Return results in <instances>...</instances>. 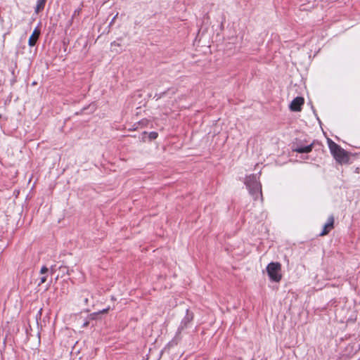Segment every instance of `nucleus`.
Instances as JSON below:
<instances>
[{"mask_svg":"<svg viewBox=\"0 0 360 360\" xmlns=\"http://www.w3.org/2000/svg\"><path fill=\"white\" fill-rule=\"evenodd\" d=\"M46 0H37L34 11L36 13H39L40 11L44 10Z\"/></svg>","mask_w":360,"mask_h":360,"instance_id":"obj_9","label":"nucleus"},{"mask_svg":"<svg viewBox=\"0 0 360 360\" xmlns=\"http://www.w3.org/2000/svg\"><path fill=\"white\" fill-rule=\"evenodd\" d=\"M330 151L335 160L339 163H345L348 161L346 151L331 139L328 140Z\"/></svg>","mask_w":360,"mask_h":360,"instance_id":"obj_3","label":"nucleus"},{"mask_svg":"<svg viewBox=\"0 0 360 360\" xmlns=\"http://www.w3.org/2000/svg\"><path fill=\"white\" fill-rule=\"evenodd\" d=\"M266 271L271 281L278 282L281 281V265L278 262H271L266 266Z\"/></svg>","mask_w":360,"mask_h":360,"instance_id":"obj_4","label":"nucleus"},{"mask_svg":"<svg viewBox=\"0 0 360 360\" xmlns=\"http://www.w3.org/2000/svg\"><path fill=\"white\" fill-rule=\"evenodd\" d=\"M193 319V314L192 312L189 311V309H186V314L183 319L181 320L180 325L179 326L176 333L174 338L169 342V345L171 346L176 345L179 340H181V332L188 328V326L191 324Z\"/></svg>","mask_w":360,"mask_h":360,"instance_id":"obj_2","label":"nucleus"},{"mask_svg":"<svg viewBox=\"0 0 360 360\" xmlns=\"http://www.w3.org/2000/svg\"><path fill=\"white\" fill-rule=\"evenodd\" d=\"M39 34L40 32L36 28L29 39L28 44L30 46H33L35 45L39 38Z\"/></svg>","mask_w":360,"mask_h":360,"instance_id":"obj_8","label":"nucleus"},{"mask_svg":"<svg viewBox=\"0 0 360 360\" xmlns=\"http://www.w3.org/2000/svg\"><path fill=\"white\" fill-rule=\"evenodd\" d=\"M47 271H48V269L45 266H42L40 270V273L42 274L46 273Z\"/></svg>","mask_w":360,"mask_h":360,"instance_id":"obj_13","label":"nucleus"},{"mask_svg":"<svg viewBox=\"0 0 360 360\" xmlns=\"http://www.w3.org/2000/svg\"><path fill=\"white\" fill-rule=\"evenodd\" d=\"M157 136H158V133H157V132L152 131V132H150V137L151 139H156V138H157Z\"/></svg>","mask_w":360,"mask_h":360,"instance_id":"obj_12","label":"nucleus"},{"mask_svg":"<svg viewBox=\"0 0 360 360\" xmlns=\"http://www.w3.org/2000/svg\"><path fill=\"white\" fill-rule=\"evenodd\" d=\"M84 302H85L86 304H87V303H88V298H85V299H84Z\"/></svg>","mask_w":360,"mask_h":360,"instance_id":"obj_17","label":"nucleus"},{"mask_svg":"<svg viewBox=\"0 0 360 360\" xmlns=\"http://www.w3.org/2000/svg\"><path fill=\"white\" fill-rule=\"evenodd\" d=\"M334 218L333 216L328 217L327 222L324 224L323 230L320 233L321 236L328 234L330 231L333 228Z\"/></svg>","mask_w":360,"mask_h":360,"instance_id":"obj_6","label":"nucleus"},{"mask_svg":"<svg viewBox=\"0 0 360 360\" xmlns=\"http://www.w3.org/2000/svg\"><path fill=\"white\" fill-rule=\"evenodd\" d=\"M245 184L255 200L258 198L262 199V185L257 174H250L246 176Z\"/></svg>","mask_w":360,"mask_h":360,"instance_id":"obj_1","label":"nucleus"},{"mask_svg":"<svg viewBox=\"0 0 360 360\" xmlns=\"http://www.w3.org/2000/svg\"><path fill=\"white\" fill-rule=\"evenodd\" d=\"M117 15H118V13H117V14L114 16V18L112 19V20H111V21H110V25H112V23L114 22V21H115V18H117Z\"/></svg>","mask_w":360,"mask_h":360,"instance_id":"obj_15","label":"nucleus"},{"mask_svg":"<svg viewBox=\"0 0 360 360\" xmlns=\"http://www.w3.org/2000/svg\"><path fill=\"white\" fill-rule=\"evenodd\" d=\"M46 281V276H42L41 278H40V283H39V285L41 284V283H45Z\"/></svg>","mask_w":360,"mask_h":360,"instance_id":"obj_14","label":"nucleus"},{"mask_svg":"<svg viewBox=\"0 0 360 360\" xmlns=\"http://www.w3.org/2000/svg\"><path fill=\"white\" fill-rule=\"evenodd\" d=\"M313 143L304 146H299L293 148L292 150L299 153H308L312 150Z\"/></svg>","mask_w":360,"mask_h":360,"instance_id":"obj_7","label":"nucleus"},{"mask_svg":"<svg viewBox=\"0 0 360 360\" xmlns=\"http://www.w3.org/2000/svg\"><path fill=\"white\" fill-rule=\"evenodd\" d=\"M109 309H110V307H107L105 309H103V310L99 311L97 313H95L94 314H102V313H106V312H108L109 311Z\"/></svg>","mask_w":360,"mask_h":360,"instance_id":"obj_11","label":"nucleus"},{"mask_svg":"<svg viewBox=\"0 0 360 360\" xmlns=\"http://www.w3.org/2000/svg\"><path fill=\"white\" fill-rule=\"evenodd\" d=\"M114 46H120V44L115 41L111 43V46L112 47Z\"/></svg>","mask_w":360,"mask_h":360,"instance_id":"obj_16","label":"nucleus"},{"mask_svg":"<svg viewBox=\"0 0 360 360\" xmlns=\"http://www.w3.org/2000/svg\"><path fill=\"white\" fill-rule=\"evenodd\" d=\"M81 11H82L81 8H78L75 9L73 12L72 18H75V16L79 15L80 14Z\"/></svg>","mask_w":360,"mask_h":360,"instance_id":"obj_10","label":"nucleus"},{"mask_svg":"<svg viewBox=\"0 0 360 360\" xmlns=\"http://www.w3.org/2000/svg\"><path fill=\"white\" fill-rule=\"evenodd\" d=\"M304 104V98L300 96L295 98L290 104V109L294 112L300 111Z\"/></svg>","mask_w":360,"mask_h":360,"instance_id":"obj_5","label":"nucleus"}]
</instances>
